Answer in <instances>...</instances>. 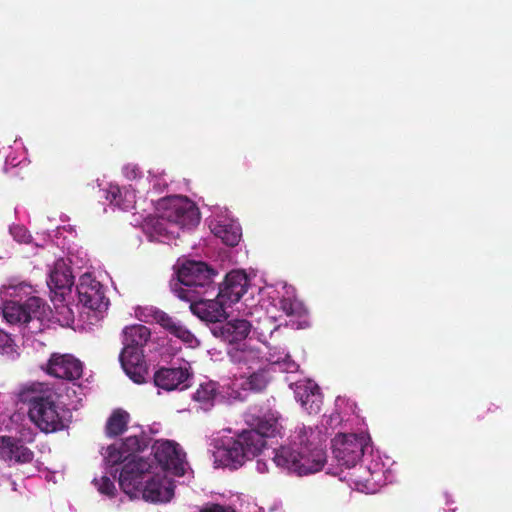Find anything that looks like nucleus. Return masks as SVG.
I'll use <instances>...</instances> for the list:
<instances>
[{"label": "nucleus", "instance_id": "28", "mask_svg": "<svg viewBox=\"0 0 512 512\" xmlns=\"http://www.w3.org/2000/svg\"><path fill=\"white\" fill-rule=\"evenodd\" d=\"M130 421V415L123 409H116L108 418L105 426L108 437H116L124 433Z\"/></svg>", "mask_w": 512, "mask_h": 512}, {"label": "nucleus", "instance_id": "1", "mask_svg": "<svg viewBox=\"0 0 512 512\" xmlns=\"http://www.w3.org/2000/svg\"><path fill=\"white\" fill-rule=\"evenodd\" d=\"M326 452L320 444L319 433L305 426L298 427L290 437V444L274 450L277 467L298 475L320 471L326 463Z\"/></svg>", "mask_w": 512, "mask_h": 512}, {"label": "nucleus", "instance_id": "32", "mask_svg": "<svg viewBox=\"0 0 512 512\" xmlns=\"http://www.w3.org/2000/svg\"><path fill=\"white\" fill-rule=\"evenodd\" d=\"M95 485L101 494L114 496L116 488L114 482L107 476H102L100 480L94 479Z\"/></svg>", "mask_w": 512, "mask_h": 512}, {"label": "nucleus", "instance_id": "34", "mask_svg": "<svg viewBox=\"0 0 512 512\" xmlns=\"http://www.w3.org/2000/svg\"><path fill=\"white\" fill-rule=\"evenodd\" d=\"M199 512H236L234 508L228 505L209 503L200 509Z\"/></svg>", "mask_w": 512, "mask_h": 512}, {"label": "nucleus", "instance_id": "15", "mask_svg": "<svg viewBox=\"0 0 512 512\" xmlns=\"http://www.w3.org/2000/svg\"><path fill=\"white\" fill-rule=\"evenodd\" d=\"M146 322H154L161 326L166 332L180 339L184 343L192 344L195 340L194 335L174 317L156 307H147L144 309Z\"/></svg>", "mask_w": 512, "mask_h": 512}, {"label": "nucleus", "instance_id": "2", "mask_svg": "<svg viewBox=\"0 0 512 512\" xmlns=\"http://www.w3.org/2000/svg\"><path fill=\"white\" fill-rule=\"evenodd\" d=\"M216 271L202 261H186L176 271L170 287L176 297L183 301H194L216 290Z\"/></svg>", "mask_w": 512, "mask_h": 512}, {"label": "nucleus", "instance_id": "25", "mask_svg": "<svg viewBox=\"0 0 512 512\" xmlns=\"http://www.w3.org/2000/svg\"><path fill=\"white\" fill-rule=\"evenodd\" d=\"M210 230L215 237L221 239L225 245L231 247L236 246L242 236L240 225L237 222L231 221L229 219H222L211 222Z\"/></svg>", "mask_w": 512, "mask_h": 512}, {"label": "nucleus", "instance_id": "11", "mask_svg": "<svg viewBox=\"0 0 512 512\" xmlns=\"http://www.w3.org/2000/svg\"><path fill=\"white\" fill-rule=\"evenodd\" d=\"M43 300L39 297H29L25 302L8 301L3 306V317L10 324L28 323L34 318L39 319Z\"/></svg>", "mask_w": 512, "mask_h": 512}, {"label": "nucleus", "instance_id": "26", "mask_svg": "<svg viewBox=\"0 0 512 512\" xmlns=\"http://www.w3.org/2000/svg\"><path fill=\"white\" fill-rule=\"evenodd\" d=\"M241 377L243 378L242 388L253 392H262L271 380L266 364L244 373Z\"/></svg>", "mask_w": 512, "mask_h": 512}, {"label": "nucleus", "instance_id": "27", "mask_svg": "<svg viewBox=\"0 0 512 512\" xmlns=\"http://www.w3.org/2000/svg\"><path fill=\"white\" fill-rule=\"evenodd\" d=\"M123 347L142 349L149 341L150 329L142 324L127 326L123 329Z\"/></svg>", "mask_w": 512, "mask_h": 512}, {"label": "nucleus", "instance_id": "4", "mask_svg": "<svg viewBox=\"0 0 512 512\" xmlns=\"http://www.w3.org/2000/svg\"><path fill=\"white\" fill-rule=\"evenodd\" d=\"M261 451V438L257 433L244 430L236 438L223 441L222 445L216 448L214 457L220 465L237 469Z\"/></svg>", "mask_w": 512, "mask_h": 512}, {"label": "nucleus", "instance_id": "6", "mask_svg": "<svg viewBox=\"0 0 512 512\" xmlns=\"http://www.w3.org/2000/svg\"><path fill=\"white\" fill-rule=\"evenodd\" d=\"M280 413L270 405L255 407L246 416V422L251 427L246 432H255L261 438L262 449L266 445L265 438L281 436L283 426Z\"/></svg>", "mask_w": 512, "mask_h": 512}, {"label": "nucleus", "instance_id": "9", "mask_svg": "<svg viewBox=\"0 0 512 512\" xmlns=\"http://www.w3.org/2000/svg\"><path fill=\"white\" fill-rule=\"evenodd\" d=\"M79 302L91 310L103 312L107 310L109 300L106 298L103 285L91 274L85 273L79 278L76 286Z\"/></svg>", "mask_w": 512, "mask_h": 512}, {"label": "nucleus", "instance_id": "5", "mask_svg": "<svg viewBox=\"0 0 512 512\" xmlns=\"http://www.w3.org/2000/svg\"><path fill=\"white\" fill-rule=\"evenodd\" d=\"M164 219L170 221L180 232L191 229L200 222V212L194 202L187 197L175 196L161 202Z\"/></svg>", "mask_w": 512, "mask_h": 512}, {"label": "nucleus", "instance_id": "24", "mask_svg": "<svg viewBox=\"0 0 512 512\" xmlns=\"http://www.w3.org/2000/svg\"><path fill=\"white\" fill-rule=\"evenodd\" d=\"M251 327L250 322L245 319H234L215 327L212 332L216 337L233 344L245 340Z\"/></svg>", "mask_w": 512, "mask_h": 512}, {"label": "nucleus", "instance_id": "18", "mask_svg": "<svg viewBox=\"0 0 512 512\" xmlns=\"http://www.w3.org/2000/svg\"><path fill=\"white\" fill-rule=\"evenodd\" d=\"M188 302L190 303L191 312L203 321L216 323L227 318L225 310L227 303L217 296L215 299L200 297Z\"/></svg>", "mask_w": 512, "mask_h": 512}, {"label": "nucleus", "instance_id": "33", "mask_svg": "<svg viewBox=\"0 0 512 512\" xmlns=\"http://www.w3.org/2000/svg\"><path fill=\"white\" fill-rule=\"evenodd\" d=\"M14 342L11 336L0 329V353L9 354L13 352Z\"/></svg>", "mask_w": 512, "mask_h": 512}, {"label": "nucleus", "instance_id": "29", "mask_svg": "<svg viewBox=\"0 0 512 512\" xmlns=\"http://www.w3.org/2000/svg\"><path fill=\"white\" fill-rule=\"evenodd\" d=\"M151 234L163 239H175L179 237L180 232L178 228L172 225L170 221L164 219V213L161 210L160 214L150 221Z\"/></svg>", "mask_w": 512, "mask_h": 512}, {"label": "nucleus", "instance_id": "14", "mask_svg": "<svg viewBox=\"0 0 512 512\" xmlns=\"http://www.w3.org/2000/svg\"><path fill=\"white\" fill-rule=\"evenodd\" d=\"M45 371L55 378L72 381L82 376L83 366L81 361L71 354L53 353Z\"/></svg>", "mask_w": 512, "mask_h": 512}, {"label": "nucleus", "instance_id": "13", "mask_svg": "<svg viewBox=\"0 0 512 512\" xmlns=\"http://www.w3.org/2000/svg\"><path fill=\"white\" fill-rule=\"evenodd\" d=\"M150 439L144 432L139 435H130L126 437L119 445L112 444L107 448L106 459L111 466L126 462L130 457H135V453L141 452L149 445Z\"/></svg>", "mask_w": 512, "mask_h": 512}, {"label": "nucleus", "instance_id": "12", "mask_svg": "<svg viewBox=\"0 0 512 512\" xmlns=\"http://www.w3.org/2000/svg\"><path fill=\"white\" fill-rule=\"evenodd\" d=\"M34 457V452L23 439L8 435L0 436V459L9 466L31 464Z\"/></svg>", "mask_w": 512, "mask_h": 512}, {"label": "nucleus", "instance_id": "21", "mask_svg": "<svg viewBox=\"0 0 512 512\" xmlns=\"http://www.w3.org/2000/svg\"><path fill=\"white\" fill-rule=\"evenodd\" d=\"M74 284V276L70 266L64 259L55 261L49 273L47 285L56 294L64 295L71 291Z\"/></svg>", "mask_w": 512, "mask_h": 512}, {"label": "nucleus", "instance_id": "30", "mask_svg": "<svg viewBox=\"0 0 512 512\" xmlns=\"http://www.w3.org/2000/svg\"><path fill=\"white\" fill-rule=\"evenodd\" d=\"M218 395V385L216 382L208 381L201 383L193 395V399L200 403L203 408L207 409L214 404V400Z\"/></svg>", "mask_w": 512, "mask_h": 512}, {"label": "nucleus", "instance_id": "22", "mask_svg": "<svg viewBox=\"0 0 512 512\" xmlns=\"http://www.w3.org/2000/svg\"><path fill=\"white\" fill-rule=\"evenodd\" d=\"M119 360L125 373L135 383L141 384L144 382V355L143 350L132 347H123Z\"/></svg>", "mask_w": 512, "mask_h": 512}, {"label": "nucleus", "instance_id": "38", "mask_svg": "<svg viewBox=\"0 0 512 512\" xmlns=\"http://www.w3.org/2000/svg\"><path fill=\"white\" fill-rule=\"evenodd\" d=\"M297 368H298V365L295 362H290V363L287 364V368L286 369L289 372H294V371L297 370Z\"/></svg>", "mask_w": 512, "mask_h": 512}, {"label": "nucleus", "instance_id": "37", "mask_svg": "<svg viewBox=\"0 0 512 512\" xmlns=\"http://www.w3.org/2000/svg\"><path fill=\"white\" fill-rule=\"evenodd\" d=\"M257 470L260 472V473H264V472H267L268 471V468H267V465L265 462H262L260 460L257 461Z\"/></svg>", "mask_w": 512, "mask_h": 512}, {"label": "nucleus", "instance_id": "31", "mask_svg": "<svg viewBox=\"0 0 512 512\" xmlns=\"http://www.w3.org/2000/svg\"><path fill=\"white\" fill-rule=\"evenodd\" d=\"M279 309L287 316L302 318L307 315V309L303 303L290 297H283L279 300Z\"/></svg>", "mask_w": 512, "mask_h": 512}, {"label": "nucleus", "instance_id": "23", "mask_svg": "<svg viewBox=\"0 0 512 512\" xmlns=\"http://www.w3.org/2000/svg\"><path fill=\"white\" fill-rule=\"evenodd\" d=\"M228 355L232 363L237 365L239 369H246L247 372L265 365V359L261 355V351L246 345L232 347L228 351Z\"/></svg>", "mask_w": 512, "mask_h": 512}, {"label": "nucleus", "instance_id": "7", "mask_svg": "<svg viewBox=\"0 0 512 512\" xmlns=\"http://www.w3.org/2000/svg\"><path fill=\"white\" fill-rule=\"evenodd\" d=\"M366 438L356 434H338L332 440V448L338 465L345 468L354 467L362 458Z\"/></svg>", "mask_w": 512, "mask_h": 512}, {"label": "nucleus", "instance_id": "3", "mask_svg": "<svg viewBox=\"0 0 512 512\" xmlns=\"http://www.w3.org/2000/svg\"><path fill=\"white\" fill-rule=\"evenodd\" d=\"M57 395L52 390L38 391L34 387L21 392V400L29 405L31 421L45 433H53L66 427V410L56 401Z\"/></svg>", "mask_w": 512, "mask_h": 512}, {"label": "nucleus", "instance_id": "10", "mask_svg": "<svg viewBox=\"0 0 512 512\" xmlns=\"http://www.w3.org/2000/svg\"><path fill=\"white\" fill-rule=\"evenodd\" d=\"M151 464L139 457L127 461L119 475V485L126 494L140 491L145 479L150 474Z\"/></svg>", "mask_w": 512, "mask_h": 512}, {"label": "nucleus", "instance_id": "16", "mask_svg": "<svg viewBox=\"0 0 512 512\" xmlns=\"http://www.w3.org/2000/svg\"><path fill=\"white\" fill-rule=\"evenodd\" d=\"M249 280L245 272L233 270L229 272L218 287L217 297L224 300L227 305L238 302L246 293Z\"/></svg>", "mask_w": 512, "mask_h": 512}, {"label": "nucleus", "instance_id": "8", "mask_svg": "<svg viewBox=\"0 0 512 512\" xmlns=\"http://www.w3.org/2000/svg\"><path fill=\"white\" fill-rule=\"evenodd\" d=\"M153 454L157 463L163 471L172 473L175 476H183L186 471L185 453L179 445L173 441H157L153 445Z\"/></svg>", "mask_w": 512, "mask_h": 512}, {"label": "nucleus", "instance_id": "20", "mask_svg": "<svg viewBox=\"0 0 512 512\" xmlns=\"http://www.w3.org/2000/svg\"><path fill=\"white\" fill-rule=\"evenodd\" d=\"M191 376L192 374L186 367H162L155 372L154 383L166 391L184 390L189 386L187 382Z\"/></svg>", "mask_w": 512, "mask_h": 512}, {"label": "nucleus", "instance_id": "17", "mask_svg": "<svg viewBox=\"0 0 512 512\" xmlns=\"http://www.w3.org/2000/svg\"><path fill=\"white\" fill-rule=\"evenodd\" d=\"M295 399L309 414H317L322 406V394L318 385L310 380H299L291 384Z\"/></svg>", "mask_w": 512, "mask_h": 512}, {"label": "nucleus", "instance_id": "35", "mask_svg": "<svg viewBox=\"0 0 512 512\" xmlns=\"http://www.w3.org/2000/svg\"><path fill=\"white\" fill-rule=\"evenodd\" d=\"M120 196H121V190L117 186H111L107 193V199L110 201L111 204L124 209L125 207L122 206L120 202Z\"/></svg>", "mask_w": 512, "mask_h": 512}, {"label": "nucleus", "instance_id": "36", "mask_svg": "<svg viewBox=\"0 0 512 512\" xmlns=\"http://www.w3.org/2000/svg\"><path fill=\"white\" fill-rule=\"evenodd\" d=\"M123 171L128 179H136L140 177L141 174L140 169L135 165H127L124 167Z\"/></svg>", "mask_w": 512, "mask_h": 512}, {"label": "nucleus", "instance_id": "19", "mask_svg": "<svg viewBox=\"0 0 512 512\" xmlns=\"http://www.w3.org/2000/svg\"><path fill=\"white\" fill-rule=\"evenodd\" d=\"M139 492L147 501L168 502L174 496V486L165 476L149 474Z\"/></svg>", "mask_w": 512, "mask_h": 512}]
</instances>
